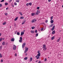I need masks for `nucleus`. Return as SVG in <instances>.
<instances>
[{"label": "nucleus", "instance_id": "35", "mask_svg": "<svg viewBox=\"0 0 63 63\" xmlns=\"http://www.w3.org/2000/svg\"><path fill=\"white\" fill-rule=\"evenodd\" d=\"M17 34L18 35H19V34H20L19 33V32H17Z\"/></svg>", "mask_w": 63, "mask_h": 63}, {"label": "nucleus", "instance_id": "49", "mask_svg": "<svg viewBox=\"0 0 63 63\" xmlns=\"http://www.w3.org/2000/svg\"><path fill=\"white\" fill-rule=\"evenodd\" d=\"M17 54H16V53L15 54V56H17Z\"/></svg>", "mask_w": 63, "mask_h": 63}, {"label": "nucleus", "instance_id": "11", "mask_svg": "<svg viewBox=\"0 0 63 63\" xmlns=\"http://www.w3.org/2000/svg\"><path fill=\"white\" fill-rule=\"evenodd\" d=\"M24 34V32H22L21 33V36H22V35H23Z\"/></svg>", "mask_w": 63, "mask_h": 63}, {"label": "nucleus", "instance_id": "61", "mask_svg": "<svg viewBox=\"0 0 63 63\" xmlns=\"http://www.w3.org/2000/svg\"><path fill=\"white\" fill-rule=\"evenodd\" d=\"M13 7H14V6H13Z\"/></svg>", "mask_w": 63, "mask_h": 63}, {"label": "nucleus", "instance_id": "56", "mask_svg": "<svg viewBox=\"0 0 63 63\" xmlns=\"http://www.w3.org/2000/svg\"><path fill=\"white\" fill-rule=\"evenodd\" d=\"M1 33H0V36H1Z\"/></svg>", "mask_w": 63, "mask_h": 63}, {"label": "nucleus", "instance_id": "7", "mask_svg": "<svg viewBox=\"0 0 63 63\" xmlns=\"http://www.w3.org/2000/svg\"><path fill=\"white\" fill-rule=\"evenodd\" d=\"M40 13V11L37 10L36 13V15H38V14H39V13Z\"/></svg>", "mask_w": 63, "mask_h": 63}, {"label": "nucleus", "instance_id": "36", "mask_svg": "<svg viewBox=\"0 0 63 63\" xmlns=\"http://www.w3.org/2000/svg\"><path fill=\"white\" fill-rule=\"evenodd\" d=\"M29 4L28 3H27L26 4V5L27 6H29Z\"/></svg>", "mask_w": 63, "mask_h": 63}, {"label": "nucleus", "instance_id": "13", "mask_svg": "<svg viewBox=\"0 0 63 63\" xmlns=\"http://www.w3.org/2000/svg\"><path fill=\"white\" fill-rule=\"evenodd\" d=\"M53 22H54V21L52 20H51L50 21L51 23H53Z\"/></svg>", "mask_w": 63, "mask_h": 63}, {"label": "nucleus", "instance_id": "58", "mask_svg": "<svg viewBox=\"0 0 63 63\" xmlns=\"http://www.w3.org/2000/svg\"><path fill=\"white\" fill-rule=\"evenodd\" d=\"M62 8H63V5L62 6Z\"/></svg>", "mask_w": 63, "mask_h": 63}, {"label": "nucleus", "instance_id": "37", "mask_svg": "<svg viewBox=\"0 0 63 63\" xmlns=\"http://www.w3.org/2000/svg\"><path fill=\"white\" fill-rule=\"evenodd\" d=\"M38 36V33H36V35H35V36L36 37H37V36Z\"/></svg>", "mask_w": 63, "mask_h": 63}, {"label": "nucleus", "instance_id": "59", "mask_svg": "<svg viewBox=\"0 0 63 63\" xmlns=\"http://www.w3.org/2000/svg\"><path fill=\"white\" fill-rule=\"evenodd\" d=\"M10 27V28H11V26Z\"/></svg>", "mask_w": 63, "mask_h": 63}, {"label": "nucleus", "instance_id": "48", "mask_svg": "<svg viewBox=\"0 0 63 63\" xmlns=\"http://www.w3.org/2000/svg\"><path fill=\"white\" fill-rule=\"evenodd\" d=\"M3 62V60H1V62Z\"/></svg>", "mask_w": 63, "mask_h": 63}, {"label": "nucleus", "instance_id": "31", "mask_svg": "<svg viewBox=\"0 0 63 63\" xmlns=\"http://www.w3.org/2000/svg\"><path fill=\"white\" fill-rule=\"evenodd\" d=\"M35 28V27H32V29H34Z\"/></svg>", "mask_w": 63, "mask_h": 63}, {"label": "nucleus", "instance_id": "16", "mask_svg": "<svg viewBox=\"0 0 63 63\" xmlns=\"http://www.w3.org/2000/svg\"><path fill=\"white\" fill-rule=\"evenodd\" d=\"M2 45H3V46H4V45H5V42L4 41L3 42H2Z\"/></svg>", "mask_w": 63, "mask_h": 63}, {"label": "nucleus", "instance_id": "57", "mask_svg": "<svg viewBox=\"0 0 63 63\" xmlns=\"http://www.w3.org/2000/svg\"><path fill=\"white\" fill-rule=\"evenodd\" d=\"M38 61L37 60V61H36V62H38Z\"/></svg>", "mask_w": 63, "mask_h": 63}, {"label": "nucleus", "instance_id": "10", "mask_svg": "<svg viewBox=\"0 0 63 63\" xmlns=\"http://www.w3.org/2000/svg\"><path fill=\"white\" fill-rule=\"evenodd\" d=\"M61 39V38H59L58 40H57V42H59V41H60V40Z\"/></svg>", "mask_w": 63, "mask_h": 63}, {"label": "nucleus", "instance_id": "60", "mask_svg": "<svg viewBox=\"0 0 63 63\" xmlns=\"http://www.w3.org/2000/svg\"><path fill=\"white\" fill-rule=\"evenodd\" d=\"M49 58V57H48V58Z\"/></svg>", "mask_w": 63, "mask_h": 63}, {"label": "nucleus", "instance_id": "51", "mask_svg": "<svg viewBox=\"0 0 63 63\" xmlns=\"http://www.w3.org/2000/svg\"><path fill=\"white\" fill-rule=\"evenodd\" d=\"M51 0H48V2H50V1H51Z\"/></svg>", "mask_w": 63, "mask_h": 63}, {"label": "nucleus", "instance_id": "3", "mask_svg": "<svg viewBox=\"0 0 63 63\" xmlns=\"http://www.w3.org/2000/svg\"><path fill=\"white\" fill-rule=\"evenodd\" d=\"M37 21V20L36 19H34L33 20H32V21L31 22L32 23H34V22H35Z\"/></svg>", "mask_w": 63, "mask_h": 63}, {"label": "nucleus", "instance_id": "53", "mask_svg": "<svg viewBox=\"0 0 63 63\" xmlns=\"http://www.w3.org/2000/svg\"><path fill=\"white\" fill-rule=\"evenodd\" d=\"M6 45H8V43L7 42L6 44Z\"/></svg>", "mask_w": 63, "mask_h": 63}, {"label": "nucleus", "instance_id": "34", "mask_svg": "<svg viewBox=\"0 0 63 63\" xmlns=\"http://www.w3.org/2000/svg\"><path fill=\"white\" fill-rule=\"evenodd\" d=\"M2 57V54H1V53H0V57L1 58Z\"/></svg>", "mask_w": 63, "mask_h": 63}, {"label": "nucleus", "instance_id": "15", "mask_svg": "<svg viewBox=\"0 0 63 63\" xmlns=\"http://www.w3.org/2000/svg\"><path fill=\"white\" fill-rule=\"evenodd\" d=\"M25 50H28V48L27 47H25Z\"/></svg>", "mask_w": 63, "mask_h": 63}, {"label": "nucleus", "instance_id": "47", "mask_svg": "<svg viewBox=\"0 0 63 63\" xmlns=\"http://www.w3.org/2000/svg\"><path fill=\"white\" fill-rule=\"evenodd\" d=\"M2 5L1 4H0V7H2Z\"/></svg>", "mask_w": 63, "mask_h": 63}, {"label": "nucleus", "instance_id": "20", "mask_svg": "<svg viewBox=\"0 0 63 63\" xmlns=\"http://www.w3.org/2000/svg\"><path fill=\"white\" fill-rule=\"evenodd\" d=\"M28 59V58L27 57H25L24 58V60H27Z\"/></svg>", "mask_w": 63, "mask_h": 63}, {"label": "nucleus", "instance_id": "43", "mask_svg": "<svg viewBox=\"0 0 63 63\" xmlns=\"http://www.w3.org/2000/svg\"><path fill=\"white\" fill-rule=\"evenodd\" d=\"M5 16H7L8 15V14L7 13H6L5 14Z\"/></svg>", "mask_w": 63, "mask_h": 63}, {"label": "nucleus", "instance_id": "54", "mask_svg": "<svg viewBox=\"0 0 63 63\" xmlns=\"http://www.w3.org/2000/svg\"><path fill=\"white\" fill-rule=\"evenodd\" d=\"M25 55H27V53H26L25 54Z\"/></svg>", "mask_w": 63, "mask_h": 63}, {"label": "nucleus", "instance_id": "5", "mask_svg": "<svg viewBox=\"0 0 63 63\" xmlns=\"http://www.w3.org/2000/svg\"><path fill=\"white\" fill-rule=\"evenodd\" d=\"M20 39L19 40V42H20V43H21V42H22V37H21L20 38Z\"/></svg>", "mask_w": 63, "mask_h": 63}, {"label": "nucleus", "instance_id": "30", "mask_svg": "<svg viewBox=\"0 0 63 63\" xmlns=\"http://www.w3.org/2000/svg\"><path fill=\"white\" fill-rule=\"evenodd\" d=\"M8 3H5V5L6 6L8 5Z\"/></svg>", "mask_w": 63, "mask_h": 63}, {"label": "nucleus", "instance_id": "52", "mask_svg": "<svg viewBox=\"0 0 63 63\" xmlns=\"http://www.w3.org/2000/svg\"><path fill=\"white\" fill-rule=\"evenodd\" d=\"M8 9H9V8L7 7L6 8V10H8Z\"/></svg>", "mask_w": 63, "mask_h": 63}, {"label": "nucleus", "instance_id": "24", "mask_svg": "<svg viewBox=\"0 0 63 63\" xmlns=\"http://www.w3.org/2000/svg\"><path fill=\"white\" fill-rule=\"evenodd\" d=\"M16 2H18V3H19V0H16Z\"/></svg>", "mask_w": 63, "mask_h": 63}, {"label": "nucleus", "instance_id": "12", "mask_svg": "<svg viewBox=\"0 0 63 63\" xmlns=\"http://www.w3.org/2000/svg\"><path fill=\"white\" fill-rule=\"evenodd\" d=\"M54 25V24H52L49 26V27H52V26H53Z\"/></svg>", "mask_w": 63, "mask_h": 63}, {"label": "nucleus", "instance_id": "46", "mask_svg": "<svg viewBox=\"0 0 63 63\" xmlns=\"http://www.w3.org/2000/svg\"><path fill=\"white\" fill-rule=\"evenodd\" d=\"M16 32H17V31H16L15 32V34H16Z\"/></svg>", "mask_w": 63, "mask_h": 63}, {"label": "nucleus", "instance_id": "44", "mask_svg": "<svg viewBox=\"0 0 63 63\" xmlns=\"http://www.w3.org/2000/svg\"><path fill=\"white\" fill-rule=\"evenodd\" d=\"M37 9H40V7H37Z\"/></svg>", "mask_w": 63, "mask_h": 63}, {"label": "nucleus", "instance_id": "1", "mask_svg": "<svg viewBox=\"0 0 63 63\" xmlns=\"http://www.w3.org/2000/svg\"><path fill=\"white\" fill-rule=\"evenodd\" d=\"M40 52L39 51H37V53H38V54H37V56H35V57H36V59H40V57L41 56V53H40Z\"/></svg>", "mask_w": 63, "mask_h": 63}, {"label": "nucleus", "instance_id": "22", "mask_svg": "<svg viewBox=\"0 0 63 63\" xmlns=\"http://www.w3.org/2000/svg\"><path fill=\"white\" fill-rule=\"evenodd\" d=\"M29 5H30V6H31V5H32V3H31V2L29 3Z\"/></svg>", "mask_w": 63, "mask_h": 63}, {"label": "nucleus", "instance_id": "33", "mask_svg": "<svg viewBox=\"0 0 63 63\" xmlns=\"http://www.w3.org/2000/svg\"><path fill=\"white\" fill-rule=\"evenodd\" d=\"M27 50H25L24 53H26L27 52Z\"/></svg>", "mask_w": 63, "mask_h": 63}, {"label": "nucleus", "instance_id": "4", "mask_svg": "<svg viewBox=\"0 0 63 63\" xmlns=\"http://www.w3.org/2000/svg\"><path fill=\"white\" fill-rule=\"evenodd\" d=\"M25 45H26V43H24L22 45V47L23 48L25 46Z\"/></svg>", "mask_w": 63, "mask_h": 63}, {"label": "nucleus", "instance_id": "39", "mask_svg": "<svg viewBox=\"0 0 63 63\" xmlns=\"http://www.w3.org/2000/svg\"><path fill=\"white\" fill-rule=\"evenodd\" d=\"M2 41V38L0 39V42H1Z\"/></svg>", "mask_w": 63, "mask_h": 63}, {"label": "nucleus", "instance_id": "18", "mask_svg": "<svg viewBox=\"0 0 63 63\" xmlns=\"http://www.w3.org/2000/svg\"><path fill=\"white\" fill-rule=\"evenodd\" d=\"M55 33V31L54 30L52 31V34H54V33Z\"/></svg>", "mask_w": 63, "mask_h": 63}, {"label": "nucleus", "instance_id": "32", "mask_svg": "<svg viewBox=\"0 0 63 63\" xmlns=\"http://www.w3.org/2000/svg\"><path fill=\"white\" fill-rule=\"evenodd\" d=\"M30 60L31 61H32V58H30Z\"/></svg>", "mask_w": 63, "mask_h": 63}, {"label": "nucleus", "instance_id": "21", "mask_svg": "<svg viewBox=\"0 0 63 63\" xmlns=\"http://www.w3.org/2000/svg\"><path fill=\"white\" fill-rule=\"evenodd\" d=\"M54 36H53L51 38V39L52 40H54Z\"/></svg>", "mask_w": 63, "mask_h": 63}, {"label": "nucleus", "instance_id": "14", "mask_svg": "<svg viewBox=\"0 0 63 63\" xmlns=\"http://www.w3.org/2000/svg\"><path fill=\"white\" fill-rule=\"evenodd\" d=\"M17 19H18V17H17L14 19L15 21H16L17 20Z\"/></svg>", "mask_w": 63, "mask_h": 63}, {"label": "nucleus", "instance_id": "29", "mask_svg": "<svg viewBox=\"0 0 63 63\" xmlns=\"http://www.w3.org/2000/svg\"><path fill=\"white\" fill-rule=\"evenodd\" d=\"M6 24V22H4L3 23V25H5Z\"/></svg>", "mask_w": 63, "mask_h": 63}, {"label": "nucleus", "instance_id": "26", "mask_svg": "<svg viewBox=\"0 0 63 63\" xmlns=\"http://www.w3.org/2000/svg\"><path fill=\"white\" fill-rule=\"evenodd\" d=\"M19 14H20L21 16H22V13L21 12H19Z\"/></svg>", "mask_w": 63, "mask_h": 63}, {"label": "nucleus", "instance_id": "25", "mask_svg": "<svg viewBox=\"0 0 63 63\" xmlns=\"http://www.w3.org/2000/svg\"><path fill=\"white\" fill-rule=\"evenodd\" d=\"M14 5L15 6H16L17 5V3L16 2H15L14 3Z\"/></svg>", "mask_w": 63, "mask_h": 63}, {"label": "nucleus", "instance_id": "23", "mask_svg": "<svg viewBox=\"0 0 63 63\" xmlns=\"http://www.w3.org/2000/svg\"><path fill=\"white\" fill-rule=\"evenodd\" d=\"M35 15V13H32V16H34Z\"/></svg>", "mask_w": 63, "mask_h": 63}, {"label": "nucleus", "instance_id": "9", "mask_svg": "<svg viewBox=\"0 0 63 63\" xmlns=\"http://www.w3.org/2000/svg\"><path fill=\"white\" fill-rule=\"evenodd\" d=\"M15 41V38H13L11 39V42H14Z\"/></svg>", "mask_w": 63, "mask_h": 63}, {"label": "nucleus", "instance_id": "42", "mask_svg": "<svg viewBox=\"0 0 63 63\" xmlns=\"http://www.w3.org/2000/svg\"><path fill=\"white\" fill-rule=\"evenodd\" d=\"M35 33H37V30H36V31H35Z\"/></svg>", "mask_w": 63, "mask_h": 63}, {"label": "nucleus", "instance_id": "28", "mask_svg": "<svg viewBox=\"0 0 63 63\" xmlns=\"http://www.w3.org/2000/svg\"><path fill=\"white\" fill-rule=\"evenodd\" d=\"M52 19H53V16H52L51 17V19H50L51 20H52Z\"/></svg>", "mask_w": 63, "mask_h": 63}, {"label": "nucleus", "instance_id": "2", "mask_svg": "<svg viewBox=\"0 0 63 63\" xmlns=\"http://www.w3.org/2000/svg\"><path fill=\"white\" fill-rule=\"evenodd\" d=\"M46 47V45L45 44L43 45V50H47V48Z\"/></svg>", "mask_w": 63, "mask_h": 63}, {"label": "nucleus", "instance_id": "41", "mask_svg": "<svg viewBox=\"0 0 63 63\" xmlns=\"http://www.w3.org/2000/svg\"><path fill=\"white\" fill-rule=\"evenodd\" d=\"M4 0H2L1 1H0L1 2H4Z\"/></svg>", "mask_w": 63, "mask_h": 63}, {"label": "nucleus", "instance_id": "45", "mask_svg": "<svg viewBox=\"0 0 63 63\" xmlns=\"http://www.w3.org/2000/svg\"><path fill=\"white\" fill-rule=\"evenodd\" d=\"M46 22V23H47V22H48V20H46V21H45Z\"/></svg>", "mask_w": 63, "mask_h": 63}, {"label": "nucleus", "instance_id": "38", "mask_svg": "<svg viewBox=\"0 0 63 63\" xmlns=\"http://www.w3.org/2000/svg\"><path fill=\"white\" fill-rule=\"evenodd\" d=\"M2 47L1 46L0 47V49H2Z\"/></svg>", "mask_w": 63, "mask_h": 63}, {"label": "nucleus", "instance_id": "55", "mask_svg": "<svg viewBox=\"0 0 63 63\" xmlns=\"http://www.w3.org/2000/svg\"><path fill=\"white\" fill-rule=\"evenodd\" d=\"M2 39L3 40H5V38H2Z\"/></svg>", "mask_w": 63, "mask_h": 63}, {"label": "nucleus", "instance_id": "17", "mask_svg": "<svg viewBox=\"0 0 63 63\" xmlns=\"http://www.w3.org/2000/svg\"><path fill=\"white\" fill-rule=\"evenodd\" d=\"M26 21L25 20H24L22 23V25H23L24 24V23Z\"/></svg>", "mask_w": 63, "mask_h": 63}, {"label": "nucleus", "instance_id": "50", "mask_svg": "<svg viewBox=\"0 0 63 63\" xmlns=\"http://www.w3.org/2000/svg\"><path fill=\"white\" fill-rule=\"evenodd\" d=\"M47 61V59H45L44 60V61L46 62Z\"/></svg>", "mask_w": 63, "mask_h": 63}, {"label": "nucleus", "instance_id": "6", "mask_svg": "<svg viewBox=\"0 0 63 63\" xmlns=\"http://www.w3.org/2000/svg\"><path fill=\"white\" fill-rule=\"evenodd\" d=\"M16 46H15V45H14L13 46V49L14 50H16Z\"/></svg>", "mask_w": 63, "mask_h": 63}, {"label": "nucleus", "instance_id": "19", "mask_svg": "<svg viewBox=\"0 0 63 63\" xmlns=\"http://www.w3.org/2000/svg\"><path fill=\"white\" fill-rule=\"evenodd\" d=\"M31 32L32 33H34L35 31H31Z\"/></svg>", "mask_w": 63, "mask_h": 63}, {"label": "nucleus", "instance_id": "8", "mask_svg": "<svg viewBox=\"0 0 63 63\" xmlns=\"http://www.w3.org/2000/svg\"><path fill=\"white\" fill-rule=\"evenodd\" d=\"M54 28H55V26H54L51 29V30L52 31H53L54 30Z\"/></svg>", "mask_w": 63, "mask_h": 63}, {"label": "nucleus", "instance_id": "27", "mask_svg": "<svg viewBox=\"0 0 63 63\" xmlns=\"http://www.w3.org/2000/svg\"><path fill=\"white\" fill-rule=\"evenodd\" d=\"M20 18V19H23L24 18V17H23V16L21 17Z\"/></svg>", "mask_w": 63, "mask_h": 63}, {"label": "nucleus", "instance_id": "40", "mask_svg": "<svg viewBox=\"0 0 63 63\" xmlns=\"http://www.w3.org/2000/svg\"><path fill=\"white\" fill-rule=\"evenodd\" d=\"M44 29V28H41V31H43V30Z\"/></svg>", "mask_w": 63, "mask_h": 63}]
</instances>
